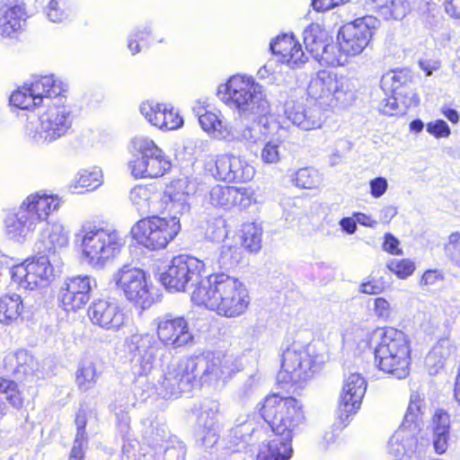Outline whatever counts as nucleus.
I'll list each match as a JSON object with an SVG mask.
<instances>
[{
	"label": "nucleus",
	"mask_w": 460,
	"mask_h": 460,
	"mask_svg": "<svg viewBox=\"0 0 460 460\" xmlns=\"http://www.w3.org/2000/svg\"><path fill=\"white\" fill-rule=\"evenodd\" d=\"M284 114L293 125L303 130L319 128L323 123L322 111L318 106L305 107L301 103L287 102Z\"/></svg>",
	"instance_id": "nucleus-25"
},
{
	"label": "nucleus",
	"mask_w": 460,
	"mask_h": 460,
	"mask_svg": "<svg viewBox=\"0 0 460 460\" xmlns=\"http://www.w3.org/2000/svg\"><path fill=\"white\" fill-rule=\"evenodd\" d=\"M376 340L375 347V363L385 373L398 379L409 375L410 342L400 330L393 327L378 329L374 333Z\"/></svg>",
	"instance_id": "nucleus-8"
},
{
	"label": "nucleus",
	"mask_w": 460,
	"mask_h": 460,
	"mask_svg": "<svg viewBox=\"0 0 460 460\" xmlns=\"http://www.w3.org/2000/svg\"><path fill=\"white\" fill-rule=\"evenodd\" d=\"M66 85L53 75L41 76L30 84H24L10 96L11 105L29 110L46 102L47 110L38 117L39 125L26 124L29 137L38 144H49L65 137L71 129L75 114L69 105L63 103Z\"/></svg>",
	"instance_id": "nucleus-1"
},
{
	"label": "nucleus",
	"mask_w": 460,
	"mask_h": 460,
	"mask_svg": "<svg viewBox=\"0 0 460 460\" xmlns=\"http://www.w3.org/2000/svg\"><path fill=\"white\" fill-rule=\"evenodd\" d=\"M348 1L349 0H312V6L316 12H326Z\"/></svg>",
	"instance_id": "nucleus-62"
},
{
	"label": "nucleus",
	"mask_w": 460,
	"mask_h": 460,
	"mask_svg": "<svg viewBox=\"0 0 460 460\" xmlns=\"http://www.w3.org/2000/svg\"><path fill=\"white\" fill-rule=\"evenodd\" d=\"M76 435L72 447L69 460H84V445L87 442L85 433L86 417L84 412H78L75 418Z\"/></svg>",
	"instance_id": "nucleus-40"
},
{
	"label": "nucleus",
	"mask_w": 460,
	"mask_h": 460,
	"mask_svg": "<svg viewBox=\"0 0 460 460\" xmlns=\"http://www.w3.org/2000/svg\"><path fill=\"white\" fill-rule=\"evenodd\" d=\"M411 75L407 70H393L385 73L380 81L384 90L390 91L394 94H401V87L411 82Z\"/></svg>",
	"instance_id": "nucleus-38"
},
{
	"label": "nucleus",
	"mask_w": 460,
	"mask_h": 460,
	"mask_svg": "<svg viewBox=\"0 0 460 460\" xmlns=\"http://www.w3.org/2000/svg\"><path fill=\"white\" fill-rule=\"evenodd\" d=\"M128 404L120 403L119 406L116 403L113 405V411L116 415L117 427L122 435H125L129 430L130 418L128 414Z\"/></svg>",
	"instance_id": "nucleus-54"
},
{
	"label": "nucleus",
	"mask_w": 460,
	"mask_h": 460,
	"mask_svg": "<svg viewBox=\"0 0 460 460\" xmlns=\"http://www.w3.org/2000/svg\"><path fill=\"white\" fill-rule=\"evenodd\" d=\"M133 146L139 153L128 163L135 178H158L171 170V158L152 139L136 138Z\"/></svg>",
	"instance_id": "nucleus-15"
},
{
	"label": "nucleus",
	"mask_w": 460,
	"mask_h": 460,
	"mask_svg": "<svg viewBox=\"0 0 460 460\" xmlns=\"http://www.w3.org/2000/svg\"><path fill=\"white\" fill-rule=\"evenodd\" d=\"M360 292L367 295H377L384 290V285L376 280H368L361 283Z\"/></svg>",
	"instance_id": "nucleus-63"
},
{
	"label": "nucleus",
	"mask_w": 460,
	"mask_h": 460,
	"mask_svg": "<svg viewBox=\"0 0 460 460\" xmlns=\"http://www.w3.org/2000/svg\"><path fill=\"white\" fill-rule=\"evenodd\" d=\"M24 305L20 295L8 294L0 298V323L11 324L17 321L23 311Z\"/></svg>",
	"instance_id": "nucleus-33"
},
{
	"label": "nucleus",
	"mask_w": 460,
	"mask_h": 460,
	"mask_svg": "<svg viewBox=\"0 0 460 460\" xmlns=\"http://www.w3.org/2000/svg\"><path fill=\"white\" fill-rule=\"evenodd\" d=\"M367 381L358 373H351L344 378L340 396L338 416L346 425L351 414L360 408L362 399L367 391Z\"/></svg>",
	"instance_id": "nucleus-20"
},
{
	"label": "nucleus",
	"mask_w": 460,
	"mask_h": 460,
	"mask_svg": "<svg viewBox=\"0 0 460 460\" xmlns=\"http://www.w3.org/2000/svg\"><path fill=\"white\" fill-rule=\"evenodd\" d=\"M88 315L94 325L107 331L117 332L126 323L124 310L106 299L93 301L88 308Z\"/></svg>",
	"instance_id": "nucleus-23"
},
{
	"label": "nucleus",
	"mask_w": 460,
	"mask_h": 460,
	"mask_svg": "<svg viewBox=\"0 0 460 460\" xmlns=\"http://www.w3.org/2000/svg\"><path fill=\"white\" fill-rule=\"evenodd\" d=\"M204 172L217 181L226 182H247L255 173L254 168L243 157L233 154L208 157L204 162Z\"/></svg>",
	"instance_id": "nucleus-17"
},
{
	"label": "nucleus",
	"mask_w": 460,
	"mask_h": 460,
	"mask_svg": "<svg viewBox=\"0 0 460 460\" xmlns=\"http://www.w3.org/2000/svg\"><path fill=\"white\" fill-rule=\"evenodd\" d=\"M427 131L438 138L447 137L451 133L449 126L443 119L429 122L427 124Z\"/></svg>",
	"instance_id": "nucleus-58"
},
{
	"label": "nucleus",
	"mask_w": 460,
	"mask_h": 460,
	"mask_svg": "<svg viewBox=\"0 0 460 460\" xmlns=\"http://www.w3.org/2000/svg\"><path fill=\"white\" fill-rule=\"evenodd\" d=\"M397 94H394L393 96L385 99L381 104L379 111L381 113L386 116H394L397 114L404 113V109L401 108L397 102Z\"/></svg>",
	"instance_id": "nucleus-57"
},
{
	"label": "nucleus",
	"mask_w": 460,
	"mask_h": 460,
	"mask_svg": "<svg viewBox=\"0 0 460 460\" xmlns=\"http://www.w3.org/2000/svg\"><path fill=\"white\" fill-rule=\"evenodd\" d=\"M319 52V56H315L314 58L322 65L338 66L343 65L345 61L342 58L344 53L341 51L340 45L325 42Z\"/></svg>",
	"instance_id": "nucleus-44"
},
{
	"label": "nucleus",
	"mask_w": 460,
	"mask_h": 460,
	"mask_svg": "<svg viewBox=\"0 0 460 460\" xmlns=\"http://www.w3.org/2000/svg\"><path fill=\"white\" fill-rule=\"evenodd\" d=\"M98 378L99 373L93 361L84 359L79 363L75 373V383L81 392H86L93 388L96 385Z\"/></svg>",
	"instance_id": "nucleus-35"
},
{
	"label": "nucleus",
	"mask_w": 460,
	"mask_h": 460,
	"mask_svg": "<svg viewBox=\"0 0 460 460\" xmlns=\"http://www.w3.org/2000/svg\"><path fill=\"white\" fill-rule=\"evenodd\" d=\"M25 12L19 0H2L0 3V36L13 38L22 28Z\"/></svg>",
	"instance_id": "nucleus-27"
},
{
	"label": "nucleus",
	"mask_w": 460,
	"mask_h": 460,
	"mask_svg": "<svg viewBox=\"0 0 460 460\" xmlns=\"http://www.w3.org/2000/svg\"><path fill=\"white\" fill-rule=\"evenodd\" d=\"M370 194L373 198L382 197L388 189V181L385 177H376L369 181Z\"/></svg>",
	"instance_id": "nucleus-59"
},
{
	"label": "nucleus",
	"mask_w": 460,
	"mask_h": 460,
	"mask_svg": "<svg viewBox=\"0 0 460 460\" xmlns=\"http://www.w3.org/2000/svg\"><path fill=\"white\" fill-rule=\"evenodd\" d=\"M209 203L224 209L235 206L245 208L251 204V197L244 188L217 184L209 191Z\"/></svg>",
	"instance_id": "nucleus-26"
},
{
	"label": "nucleus",
	"mask_w": 460,
	"mask_h": 460,
	"mask_svg": "<svg viewBox=\"0 0 460 460\" xmlns=\"http://www.w3.org/2000/svg\"><path fill=\"white\" fill-rule=\"evenodd\" d=\"M157 460H185L186 447L177 439L166 441L162 445H153Z\"/></svg>",
	"instance_id": "nucleus-36"
},
{
	"label": "nucleus",
	"mask_w": 460,
	"mask_h": 460,
	"mask_svg": "<svg viewBox=\"0 0 460 460\" xmlns=\"http://www.w3.org/2000/svg\"><path fill=\"white\" fill-rule=\"evenodd\" d=\"M307 93L324 109L346 106L353 95L347 77L327 70H320L311 78Z\"/></svg>",
	"instance_id": "nucleus-12"
},
{
	"label": "nucleus",
	"mask_w": 460,
	"mask_h": 460,
	"mask_svg": "<svg viewBox=\"0 0 460 460\" xmlns=\"http://www.w3.org/2000/svg\"><path fill=\"white\" fill-rule=\"evenodd\" d=\"M194 186L188 184L186 179L178 180L169 189H167L164 196L159 201L164 204V210L170 214V217L183 215L190 209L189 199L191 192L194 191Z\"/></svg>",
	"instance_id": "nucleus-24"
},
{
	"label": "nucleus",
	"mask_w": 460,
	"mask_h": 460,
	"mask_svg": "<svg viewBox=\"0 0 460 460\" xmlns=\"http://www.w3.org/2000/svg\"><path fill=\"white\" fill-rule=\"evenodd\" d=\"M269 426L265 427L249 416L239 417L235 426L230 430L231 443L237 447L234 452L248 449L252 455L260 440L267 437Z\"/></svg>",
	"instance_id": "nucleus-22"
},
{
	"label": "nucleus",
	"mask_w": 460,
	"mask_h": 460,
	"mask_svg": "<svg viewBox=\"0 0 460 460\" xmlns=\"http://www.w3.org/2000/svg\"><path fill=\"white\" fill-rule=\"evenodd\" d=\"M228 137H226V141L232 142H243L245 144H255L261 137V132L252 126H246L243 128H238L236 126L229 127Z\"/></svg>",
	"instance_id": "nucleus-45"
},
{
	"label": "nucleus",
	"mask_w": 460,
	"mask_h": 460,
	"mask_svg": "<svg viewBox=\"0 0 460 460\" xmlns=\"http://www.w3.org/2000/svg\"><path fill=\"white\" fill-rule=\"evenodd\" d=\"M220 429L201 428L195 429V441L199 447L210 451L218 442Z\"/></svg>",
	"instance_id": "nucleus-46"
},
{
	"label": "nucleus",
	"mask_w": 460,
	"mask_h": 460,
	"mask_svg": "<svg viewBox=\"0 0 460 460\" xmlns=\"http://www.w3.org/2000/svg\"><path fill=\"white\" fill-rule=\"evenodd\" d=\"M217 95L241 119L255 120L270 110L264 87L251 75H232L218 86Z\"/></svg>",
	"instance_id": "nucleus-6"
},
{
	"label": "nucleus",
	"mask_w": 460,
	"mask_h": 460,
	"mask_svg": "<svg viewBox=\"0 0 460 460\" xmlns=\"http://www.w3.org/2000/svg\"><path fill=\"white\" fill-rule=\"evenodd\" d=\"M164 129L173 130L181 128L183 124V119L177 111H174L173 109H168L165 106L164 112Z\"/></svg>",
	"instance_id": "nucleus-60"
},
{
	"label": "nucleus",
	"mask_w": 460,
	"mask_h": 460,
	"mask_svg": "<svg viewBox=\"0 0 460 460\" xmlns=\"http://www.w3.org/2000/svg\"><path fill=\"white\" fill-rule=\"evenodd\" d=\"M199 122L202 129L215 138L225 140L229 136L230 126L220 113L205 111Z\"/></svg>",
	"instance_id": "nucleus-32"
},
{
	"label": "nucleus",
	"mask_w": 460,
	"mask_h": 460,
	"mask_svg": "<svg viewBox=\"0 0 460 460\" xmlns=\"http://www.w3.org/2000/svg\"><path fill=\"white\" fill-rule=\"evenodd\" d=\"M9 272L13 282L25 290L46 287L53 277V268L47 254L15 265Z\"/></svg>",
	"instance_id": "nucleus-19"
},
{
	"label": "nucleus",
	"mask_w": 460,
	"mask_h": 460,
	"mask_svg": "<svg viewBox=\"0 0 460 460\" xmlns=\"http://www.w3.org/2000/svg\"><path fill=\"white\" fill-rule=\"evenodd\" d=\"M270 50L280 57L279 61L286 63L291 68L305 62V53L301 45L293 35L282 34L270 42Z\"/></svg>",
	"instance_id": "nucleus-28"
},
{
	"label": "nucleus",
	"mask_w": 460,
	"mask_h": 460,
	"mask_svg": "<svg viewBox=\"0 0 460 460\" xmlns=\"http://www.w3.org/2000/svg\"><path fill=\"white\" fill-rule=\"evenodd\" d=\"M151 36V28L150 26H145L142 30H137L134 34L130 35L128 39V47L132 53V55H136L141 50L142 43L143 46L149 44L148 42H145L147 40L148 37Z\"/></svg>",
	"instance_id": "nucleus-51"
},
{
	"label": "nucleus",
	"mask_w": 460,
	"mask_h": 460,
	"mask_svg": "<svg viewBox=\"0 0 460 460\" xmlns=\"http://www.w3.org/2000/svg\"><path fill=\"white\" fill-rule=\"evenodd\" d=\"M399 241L392 234H385L383 249L391 254H402V251L398 248Z\"/></svg>",
	"instance_id": "nucleus-64"
},
{
	"label": "nucleus",
	"mask_w": 460,
	"mask_h": 460,
	"mask_svg": "<svg viewBox=\"0 0 460 460\" xmlns=\"http://www.w3.org/2000/svg\"><path fill=\"white\" fill-rule=\"evenodd\" d=\"M46 13L53 22H62L68 16L65 3L60 0H50L46 7Z\"/></svg>",
	"instance_id": "nucleus-52"
},
{
	"label": "nucleus",
	"mask_w": 460,
	"mask_h": 460,
	"mask_svg": "<svg viewBox=\"0 0 460 460\" xmlns=\"http://www.w3.org/2000/svg\"><path fill=\"white\" fill-rule=\"evenodd\" d=\"M431 439L434 451L438 455H442L448 448L451 431L431 430Z\"/></svg>",
	"instance_id": "nucleus-53"
},
{
	"label": "nucleus",
	"mask_w": 460,
	"mask_h": 460,
	"mask_svg": "<svg viewBox=\"0 0 460 460\" xmlns=\"http://www.w3.org/2000/svg\"><path fill=\"white\" fill-rule=\"evenodd\" d=\"M387 268L399 279L408 278L416 269L414 262L409 259H393L387 263Z\"/></svg>",
	"instance_id": "nucleus-49"
},
{
	"label": "nucleus",
	"mask_w": 460,
	"mask_h": 460,
	"mask_svg": "<svg viewBox=\"0 0 460 460\" xmlns=\"http://www.w3.org/2000/svg\"><path fill=\"white\" fill-rule=\"evenodd\" d=\"M314 344L294 342L283 350L281 369L277 376L279 383L300 384L311 378L317 371L320 360L314 355Z\"/></svg>",
	"instance_id": "nucleus-11"
},
{
	"label": "nucleus",
	"mask_w": 460,
	"mask_h": 460,
	"mask_svg": "<svg viewBox=\"0 0 460 460\" xmlns=\"http://www.w3.org/2000/svg\"><path fill=\"white\" fill-rule=\"evenodd\" d=\"M207 263L195 257L181 254L174 257L167 270L160 274V281L170 292H195L203 283L202 273Z\"/></svg>",
	"instance_id": "nucleus-13"
},
{
	"label": "nucleus",
	"mask_w": 460,
	"mask_h": 460,
	"mask_svg": "<svg viewBox=\"0 0 460 460\" xmlns=\"http://www.w3.org/2000/svg\"><path fill=\"white\" fill-rule=\"evenodd\" d=\"M407 10L408 4L405 0H390L383 14L394 20H400L405 16Z\"/></svg>",
	"instance_id": "nucleus-56"
},
{
	"label": "nucleus",
	"mask_w": 460,
	"mask_h": 460,
	"mask_svg": "<svg viewBox=\"0 0 460 460\" xmlns=\"http://www.w3.org/2000/svg\"><path fill=\"white\" fill-rule=\"evenodd\" d=\"M139 111L153 126L164 129L165 105L146 102L141 103Z\"/></svg>",
	"instance_id": "nucleus-42"
},
{
	"label": "nucleus",
	"mask_w": 460,
	"mask_h": 460,
	"mask_svg": "<svg viewBox=\"0 0 460 460\" xmlns=\"http://www.w3.org/2000/svg\"><path fill=\"white\" fill-rule=\"evenodd\" d=\"M226 234L227 231L225 222L221 218H217L214 222L209 223L206 230V237L212 242H219L226 237Z\"/></svg>",
	"instance_id": "nucleus-55"
},
{
	"label": "nucleus",
	"mask_w": 460,
	"mask_h": 460,
	"mask_svg": "<svg viewBox=\"0 0 460 460\" xmlns=\"http://www.w3.org/2000/svg\"><path fill=\"white\" fill-rule=\"evenodd\" d=\"M102 183V172L99 168L92 171L83 170L75 176L72 187L75 189L84 188L87 190H96Z\"/></svg>",
	"instance_id": "nucleus-41"
},
{
	"label": "nucleus",
	"mask_w": 460,
	"mask_h": 460,
	"mask_svg": "<svg viewBox=\"0 0 460 460\" xmlns=\"http://www.w3.org/2000/svg\"><path fill=\"white\" fill-rule=\"evenodd\" d=\"M241 368V361L234 355L220 357L211 351H204L170 367L159 385V394L166 399L177 398L203 385L225 382Z\"/></svg>",
	"instance_id": "nucleus-3"
},
{
	"label": "nucleus",
	"mask_w": 460,
	"mask_h": 460,
	"mask_svg": "<svg viewBox=\"0 0 460 460\" xmlns=\"http://www.w3.org/2000/svg\"><path fill=\"white\" fill-rule=\"evenodd\" d=\"M259 411L270 431L281 438L267 437L257 444L256 460H289L293 455L292 438L305 420L303 404L294 397L277 394L267 396Z\"/></svg>",
	"instance_id": "nucleus-4"
},
{
	"label": "nucleus",
	"mask_w": 460,
	"mask_h": 460,
	"mask_svg": "<svg viewBox=\"0 0 460 460\" xmlns=\"http://www.w3.org/2000/svg\"><path fill=\"white\" fill-rule=\"evenodd\" d=\"M374 311L378 318L386 320L390 317L392 309L390 303L384 297H377L375 299Z\"/></svg>",
	"instance_id": "nucleus-61"
},
{
	"label": "nucleus",
	"mask_w": 460,
	"mask_h": 460,
	"mask_svg": "<svg viewBox=\"0 0 460 460\" xmlns=\"http://www.w3.org/2000/svg\"><path fill=\"white\" fill-rule=\"evenodd\" d=\"M93 287H96L95 279L89 276L68 278L59 289L58 300L66 311H75L89 301Z\"/></svg>",
	"instance_id": "nucleus-21"
},
{
	"label": "nucleus",
	"mask_w": 460,
	"mask_h": 460,
	"mask_svg": "<svg viewBox=\"0 0 460 460\" xmlns=\"http://www.w3.org/2000/svg\"><path fill=\"white\" fill-rule=\"evenodd\" d=\"M155 324L157 340L148 332H136L124 340V350L130 356L134 374L138 376L137 386L161 366L165 348L177 351L194 344V335L184 317L166 314L156 317Z\"/></svg>",
	"instance_id": "nucleus-2"
},
{
	"label": "nucleus",
	"mask_w": 460,
	"mask_h": 460,
	"mask_svg": "<svg viewBox=\"0 0 460 460\" xmlns=\"http://www.w3.org/2000/svg\"><path fill=\"white\" fill-rule=\"evenodd\" d=\"M282 146L278 138L266 142L261 150L260 158L263 164H275L281 159Z\"/></svg>",
	"instance_id": "nucleus-48"
},
{
	"label": "nucleus",
	"mask_w": 460,
	"mask_h": 460,
	"mask_svg": "<svg viewBox=\"0 0 460 460\" xmlns=\"http://www.w3.org/2000/svg\"><path fill=\"white\" fill-rule=\"evenodd\" d=\"M425 402L418 394H411L400 428L389 441V454L396 459L411 458L418 451L417 435L423 425Z\"/></svg>",
	"instance_id": "nucleus-10"
},
{
	"label": "nucleus",
	"mask_w": 460,
	"mask_h": 460,
	"mask_svg": "<svg viewBox=\"0 0 460 460\" xmlns=\"http://www.w3.org/2000/svg\"><path fill=\"white\" fill-rule=\"evenodd\" d=\"M296 186L302 189H315L321 182L320 175L314 168L299 169L293 179Z\"/></svg>",
	"instance_id": "nucleus-47"
},
{
	"label": "nucleus",
	"mask_w": 460,
	"mask_h": 460,
	"mask_svg": "<svg viewBox=\"0 0 460 460\" xmlns=\"http://www.w3.org/2000/svg\"><path fill=\"white\" fill-rule=\"evenodd\" d=\"M59 207L60 199L57 195L39 192L29 195L16 209L6 215L4 220L6 234L18 242L25 240Z\"/></svg>",
	"instance_id": "nucleus-7"
},
{
	"label": "nucleus",
	"mask_w": 460,
	"mask_h": 460,
	"mask_svg": "<svg viewBox=\"0 0 460 460\" xmlns=\"http://www.w3.org/2000/svg\"><path fill=\"white\" fill-rule=\"evenodd\" d=\"M242 231V245L249 252H258L261 249V228L251 224L244 226Z\"/></svg>",
	"instance_id": "nucleus-43"
},
{
	"label": "nucleus",
	"mask_w": 460,
	"mask_h": 460,
	"mask_svg": "<svg viewBox=\"0 0 460 460\" xmlns=\"http://www.w3.org/2000/svg\"><path fill=\"white\" fill-rule=\"evenodd\" d=\"M129 199L139 215H146L155 213L160 209L157 203L160 199V195L154 191V188L137 185L129 193Z\"/></svg>",
	"instance_id": "nucleus-31"
},
{
	"label": "nucleus",
	"mask_w": 460,
	"mask_h": 460,
	"mask_svg": "<svg viewBox=\"0 0 460 460\" xmlns=\"http://www.w3.org/2000/svg\"><path fill=\"white\" fill-rule=\"evenodd\" d=\"M112 280L127 300L136 306L145 310L155 303L154 287L143 270L124 265L113 274Z\"/></svg>",
	"instance_id": "nucleus-16"
},
{
	"label": "nucleus",
	"mask_w": 460,
	"mask_h": 460,
	"mask_svg": "<svg viewBox=\"0 0 460 460\" xmlns=\"http://www.w3.org/2000/svg\"><path fill=\"white\" fill-rule=\"evenodd\" d=\"M243 259L242 248L237 243L226 241L220 252L214 258L207 259L204 262L213 270H230L235 268Z\"/></svg>",
	"instance_id": "nucleus-29"
},
{
	"label": "nucleus",
	"mask_w": 460,
	"mask_h": 460,
	"mask_svg": "<svg viewBox=\"0 0 460 460\" xmlns=\"http://www.w3.org/2000/svg\"><path fill=\"white\" fill-rule=\"evenodd\" d=\"M430 430L451 431V420L449 413L444 409H436L429 423Z\"/></svg>",
	"instance_id": "nucleus-50"
},
{
	"label": "nucleus",
	"mask_w": 460,
	"mask_h": 460,
	"mask_svg": "<svg viewBox=\"0 0 460 460\" xmlns=\"http://www.w3.org/2000/svg\"><path fill=\"white\" fill-rule=\"evenodd\" d=\"M83 256L94 267L102 266L110 259L116 257L124 241L113 227L99 226L93 223H84L75 234Z\"/></svg>",
	"instance_id": "nucleus-9"
},
{
	"label": "nucleus",
	"mask_w": 460,
	"mask_h": 460,
	"mask_svg": "<svg viewBox=\"0 0 460 460\" xmlns=\"http://www.w3.org/2000/svg\"><path fill=\"white\" fill-rule=\"evenodd\" d=\"M191 300L226 317L243 314L250 304L245 286L238 279L224 272L207 276L201 286L191 292Z\"/></svg>",
	"instance_id": "nucleus-5"
},
{
	"label": "nucleus",
	"mask_w": 460,
	"mask_h": 460,
	"mask_svg": "<svg viewBox=\"0 0 460 460\" xmlns=\"http://www.w3.org/2000/svg\"><path fill=\"white\" fill-rule=\"evenodd\" d=\"M445 341H439L429 352L425 363L429 375H435L444 367V364L450 355L449 348L444 345Z\"/></svg>",
	"instance_id": "nucleus-39"
},
{
	"label": "nucleus",
	"mask_w": 460,
	"mask_h": 460,
	"mask_svg": "<svg viewBox=\"0 0 460 460\" xmlns=\"http://www.w3.org/2000/svg\"><path fill=\"white\" fill-rule=\"evenodd\" d=\"M181 229L180 218L148 217L138 220L131 228L133 238L149 250L165 248Z\"/></svg>",
	"instance_id": "nucleus-14"
},
{
	"label": "nucleus",
	"mask_w": 460,
	"mask_h": 460,
	"mask_svg": "<svg viewBox=\"0 0 460 460\" xmlns=\"http://www.w3.org/2000/svg\"><path fill=\"white\" fill-rule=\"evenodd\" d=\"M220 404L217 401L204 402L197 419L196 427L220 429L219 424Z\"/></svg>",
	"instance_id": "nucleus-37"
},
{
	"label": "nucleus",
	"mask_w": 460,
	"mask_h": 460,
	"mask_svg": "<svg viewBox=\"0 0 460 460\" xmlns=\"http://www.w3.org/2000/svg\"><path fill=\"white\" fill-rule=\"evenodd\" d=\"M378 25L379 21L372 15H366L344 24L337 36L341 51L346 56L360 54L368 45Z\"/></svg>",
	"instance_id": "nucleus-18"
},
{
	"label": "nucleus",
	"mask_w": 460,
	"mask_h": 460,
	"mask_svg": "<svg viewBox=\"0 0 460 460\" xmlns=\"http://www.w3.org/2000/svg\"><path fill=\"white\" fill-rule=\"evenodd\" d=\"M305 49L314 58L323 48L327 40V32L317 23H311L303 32Z\"/></svg>",
	"instance_id": "nucleus-34"
},
{
	"label": "nucleus",
	"mask_w": 460,
	"mask_h": 460,
	"mask_svg": "<svg viewBox=\"0 0 460 460\" xmlns=\"http://www.w3.org/2000/svg\"><path fill=\"white\" fill-rule=\"evenodd\" d=\"M68 232L62 224L55 223L48 226L41 233L39 242V252L47 254L66 246Z\"/></svg>",
	"instance_id": "nucleus-30"
}]
</instances>
